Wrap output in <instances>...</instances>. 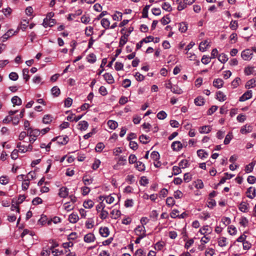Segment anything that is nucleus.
I'll return each instance as SVG.
<instances>
[{"mask_svg":"<svg viewBox=\"0 0 256 256\" xmlns=\"http://www.w3.org/2000/svg\"><path fill=\"white\" fill-rule=\"evenodd\" d=\"M9 78L12 80H16L18 78V76L15 72H12L9 74Z\"/></svg>","mask_w":256,"mask_h":256,"instance_id":"obj_57","label":"nucleus"},{"mask_svg":"<svg viewBox=\"0 0 256 256\" xmlns=\"http://www.w3.org/2000/svg\"><path fill=\"white\" fill-rule=\"evenodd\" d=\"M136 232L138 235L145 236V228L143 226H138L135 228Z\"/></svg>","mask_w":256,"mask_h":256,"instance_id":"obj_15","label":"nucleus"},{"mask_svg":"<svg viewBox=\"0 0 256 256\" xmlns=\"http://www.w3.org/2000/svg\"><path fill=\"white\" fill-rule=\"evenodd\" d=\"M36 178V175L35 172L31 171L28 173V175L26 176L25 178L30 182V180Z\"/></svg>","mask_w":256,"mask_h":256,"instance_id":"obj_39","label":"nucleus"},{"mask_svg":"<svg viewBox=\"0 0 256 256\" xmlns=\"http://www.w3.org/2000/svg\"><path fill=\"white\" fill-rule=\"evenodd\" d=\"M252 56L253 53L250 49L244 50L241 53V56L244 60H250L252 58Z\"/></svg>","mask_w":256,"mask_h":256,"instance_id":"obj_3","label":"nucleus"},{"mask_svg":"<svg viewBox=\"0 0 256 256\" xmlns=\"http://www.w3.org/2000/svg\"><path fill=\"white\" fill-rule=\"evenodd\" d=\"M139 140L142 143L144 144H146L150 142V136L142 134L140 136Z\"/></svg>","mask_w":256,"mask_h":256,"instance_id":"obj_20","label":"nucleus"},{"mask_svg":"<svg viewBox=\"0 0 256 256\" xmlns=\"http://www.w3.org/2000/svg\"><path fill=\"white\" fill-rule=\"evenodd\" d=\"M252 127L250 125L246 124L242 127L240 129V132L242 134H246L252 132Z\"/></svg>","mask_w":256,"mask_h":256,"instance_id":"obj_11","label":"nucleus"},{"mask_svg":"<svg viewBox=\"0 0 256 256\" xmlns=\"http://www.w3.org/2000/svg\"><path fill=\"white\" fill-rule=\"evenodd\" d=\"M228 56L224 53L219 54L218 56V60L222 64L226 63L228 61Z\"/></svg>","mask_w":256,"mask_h":256,"instance_id":"obj_30","label":"nucleus"},{"mask_svg":"<svg viewBox=\"0 0 256 256\" xmlns=\"http://www.w3.org/2000/svg\"><path fill=\"white\" fill-rule=\"evenodd\" d=\"M102 198L105 199L106 202L108 204H112L114 200V197L112 196V195L108 196L105 197H104V196H100V200H102Z\"/></svg>","mask_w":256,"mask_h":256,"instance_id":"obj_28","label":"nucleus"},{"mask_svg":"<svg viewBox=\"0 0 256 256\" xmlns=\"http://www.w3.org/2000/svg\"><path fill=\"white\" fill-rule=\"evenodd\" d=\"M122 36L120 38L119 46L122 47L128 41V30L126 29L122 28L120 30Z\"/></svg>","mask_w":256,"mask_h":256,"instance_id":"obj_1","label":"nucleus"},{"mask_svg":"<svg viewBox=\"0 0 256 256\" xmlns=\"http://www.w3.org/2000/svg\"><path fill=\"white\" fill-rule=\"evenodd\" d=\"M252 97V90H249L245 92L239 98V101L244 102Z\"/></svg>","mask_w":256,"mask_h":256,"instance_id":"obj_4","label":"nucleus"},{"mask_svg":"<svg viewBox=\"0 0 256 256\" xmlns=\"http://www.w3.org/2000/svg\"><path fill=\"white\" fill-rule=\"evenodd\" d=\"M94 205V202L92 200H88L87 201L84 202L83 204V206L86 208H90L93 207Z\"/></svg>","mask_w":256,"mask_h":256,"instance_id":"obj_37","label":"nucleus"},{"mask_svg":"<svg viewBox=\"0 0 256 256\" xmlns=\"http://www.w3.org/2000/svg\"><path fill=\"white\" fill-rule=\"evenodd\" d=\"M178 30L181 32H186L188 30L187 24L185 22L179 24Z\"/></svg>","mask_w":256,"mask_h":256,"instance_id":"obj_38","label":"nucleus"},{"mask_svg":"<svg viewBox=\"0 0 256 256\" xmlns=\"http://www.w3.org/2000/svg\"><path fill=\"white\" fill-rule=\"evenodd\" d=\"M150 6V5H146L142 10V18H148V12Z\"/></svg>","mask_w":256,"mask_h":256,"instance_id":"obj_43","label":"nucleus"},{"mask_svg":"<svg viewBox=\"0 0 256 256\" xmlns=\"http://www.w3.org/2000/svg\"><path fill=\"white\" fill-rule=\"evenodd\" d=\"M188 160H182L179 162V166L182 168H184L188 166Z\"/></svg>","mask_w":256,"mask_h":256,"instance_id":"obj_53","label":"nucleus"},{"mask_svg":"<svg viewBox=\"0 0 256 256\" xmlns=\"http://www.w3.org/2000/svg\"><path fill=\"white\" fill-rule=\"evenodd\" d=\"M99 232L102 237L104 238L108 236L110 234L109 230L107 227H101L99 230Z\"/></svg>","mask_w":256,"mask_h":256,"instance_id":"obj_13","label":"nucleus"},{"mask_svg":"<svg viewBox=\"0 0 256 256\" xmlns=\"http://www.w3.org/2000/svg\"><path fill=\"white\" fill-rule=\"evenodd\" d=\"M212 130V128L210 126H200L198 128L200 133V134H208Z\"/></svg>","mask_w":256,"mask_h":256,"instance_id":"obj_12","label":"nucleus"},{"mask_svg":"<svg viewBox=\"0 0 256 256\" xmlns=\"http://www.w3.org/2000/svg\"><path fill=\"white\" fill-rule=\"evenodd\" d=\"M173 174L174 176L178 175L181 173L182 170L180 166H174L172 168Z\"/></svg>","mask_w":256,"mask_h":256,"instance_id":"obj_60","label":"nucleus"},{"mask_svg":"<svg viewBox=\"0 0 256 256\" xmlns=\"http://www.w3.org/2000/svg\"><path fill=\"white\" fill-rule=\"evenodd\" d=\"M12 205L11 206V210L12 211L16 210L18 212H20V208L18 207V204H16L14 199H13L12 200Z\"/></svg>","mask_w":256,"mask_h":256,"instance_id":"obj_51","label":"nucleus"},{"mask_svg":"<svg viewBox=\"0 0 256 256\" xmlns=\"http://www.w3.org/2000/svg\"><path fill=\"white\" fill-rule=\"evenodd\" d=\"M104 148V145L102 142H98L96 145L95 148V150L97 152H101L103 149Z\"/></svg>","mask_w":256,"mask_h":256,"instance_id":"obj_49","label":"nucleus"},{"mask_svg":"<svg viewBox=\"0 0 256 256\" xmlns=\"http://www.w3.org/2000/svg\"><path fill=\"white\" fill-rule=\"evenodd\" d=\"M224 84L223 80L220 78L215 79L213 82V86L218 88H220Z\"/></svg>","mask_w":256,"mask_h":256,"instance_id":"obj_19","label":"nucleus"},{"mask_svg":"<svg viewBox=\"0 0 256 256\" xmlns=\"http://www.w3.org/2000/svg\"><path fill=\"white\" fill-rule=\"evenodd\" d=\"M195 187L198 189H202L204 188V184L201 180H198L196 182Z\"/></svg>","mask_w":256,"mask_h":256,"instance_id":"obj_61","label":"nucleus"},{"mask_svg":"<svg viewBox=\"0 0 256 256\" xmlns=\"http://www.w3.org/2000/svg\"><path fill=\"white\" fill-rule=\"evenodd\" d=\"M170 89H171L172 92L174 94H181L182 93V90L176 86H174L171 87Z\"/></svg>","mask_w":256,"mask_h":256,"instance_id":"obj_44","label":"nucleus"},{"mask_svg":"<svg viewBox=\"0 0 256 256\" xmlns=\"http://www.w3.org/2000/svg\"><path fill=\"white\" fill-rule=\"evenodd\" d=\"M216 99L220 102H224L226 100V96L222 92L218 91L216 94Z\"/></svg>","mask_w":256,"mask_h":256,"instance_id":"obj_26","label":"nucleus"},{"mask_svg":"<svg viewBox=\"0 0 256 256\" xmlns=\"http://www.w3.org/2000/svg\"><path fill=\"white\" fill-rule=\"evenodd\" d=\"M162 8L163 10L168 12H170L172 10V8L170 4L167 2H164L162 4Z\"/></svg>","mask_w":256,"mask_h":256,"instance_id":"obj_46","label":"nucleus"},{"mask_svg":"<svg viewBox=\"0 0 256 256\" xmlns=\"http://www.w3.org/2000/svg\"><path fill=\"white\" fill-rule=\"evenodd\" d=\"M28 130L29 136H33L34 138H37L40 134V132L38 129L28 128Z\"/></svg>","mask_w":256,"mask_h":256,"instance_id":"obj_8","label":"nucleus"},{"mask_svg":"<svg viewBox=\"0 0 256 256\" xmlns=\"http://www.w3.org/2000/svg\"><path fill=\"white\" fill-rule=\"evenodd\" d=\"M42 202V200L41 198H39V197H36V198H34L32 200V204L33 205H38V204H40Z\"/></svg>","mask_w":256,"mask_h":256,"instance_id":"obj_63","label":"nucleus"},{"mask_svg":"<svg viewBox=\"0 0 256 256\" xmlns=\"http://www.w3.org/2000/svg\"><path fill=\"white\" fill-rule=\"evenodd\" d=\"M129 146L130 148L135 150L138 149V144L136 142H135L134 141L130 140L129 142Z\"/></svg>","mask_w":256,"mask_h":256,"instance_id":"obj_56","label":"nucleus"},{"mask_svg":"<svg viewBox=\"0 0 256 256\" xmlns=\"http://www.w3.org/2000/svg\"><path fill=\"white\" fill-rule=\"evenodd\" d=\"M101 24L104 28L108 29L110 28V22L107 18H104L101 20Z\"/></svg>","mask_w":256,"mask_h":256,"instance_id":"obj_36","label":"nucleus"},{"mask_svg":"<svg viewBox=\"0 0 256 256\" xmlns=\"http://www.w3.org/2000/svg\"><path fill=\"white\" fill-rule=\"evenodd\" d=\"M208 42L207 40L202 42L199 46V50L201 52H204L208 46Z\"/></svg>","mask_w":256,"mask_h":256,"instance_id":"obj_22","label":"nucleus"},{"mask_svg":"<svg viewBox=\"0 0 256 256\" xmlns=\"http://www.w3.org/2000/svg\"><path fill=\"white\" fill-rule=\"evenodd\" d=\"M214 254V249L210 248H208L206 250L205 252V256H212Z\"/></svg>","mask_w":256,"mask_h":256,"instance_id":"obj_64","label":"nucleus"},{"mask_svg":"<svg viewBox=\"0 0 256 256\" xmlns=\"http://www.w3.org/2000/svg\"><path fill=\"white\" fill-rule=\"evenodd\" d=\"M244 73L246 76L254 74L256 76V70H254V68L252 66H248L244 69Z\"/></svg>","mask_w":256,"mask_h":256,"instance_id":"obj_5","label":"nucleus"},{"mask_svg":"<svg viewBox=\"0 0 256 256\" xmlns=\"http://www.w3.org/2000/svg\"><path fill=\"white\" fill-rule=\"evenodd\" d=\"M247 196L251 199L254 198L256 195V190L254 187H250L246 192Z\"/></svg>","mask_w":256,"mask_h":256,"instance_id":"obj_9","label":"nucleus"},{"mask_svg":"<svg viewBox=\"0 0 256 256\" xmlns=\"http://www.w3.org/2000/svg\"><path fill=\"white\" fill-rule=\"evenodd\" d=\"M104 80L106 81V82L109 84H112L114 82V79L113 78L112 76L108 73L106 72L103 75Z\"/></svg>","mask_w":256,"mask_h":256,"instance_id":"obj_14","label":"nucleus"},{"mask_svg":"<svg viewBox=\"0 0 256 256\" xmlns=\"http://www.w3.org/2000/svg\"><path fill=\"white\" fill-rule=\"evenodd\" d=\"M226 244V238L224 237L220 238L218 240V246L221 247L225 246Z\"/></svg>","mask_w":256,"mask_h":256,"instance_id":"obj_42","label":"nucleus"},{"mask_svg":"<svg viewBox=\"0 0 256 256\" xmlns=\"http://www.w3.org/2000/svg\"><path fill=\"white\" fill-rule=\"evenodd\" d=\"M256 165V162H252L246 165L245 167V172L246 173L251 172L254 169V166Z\"/></svg>","mask_w":256,"mask_h":256,"instance_id":"obj_24","label":"nucleus"},{"mask_svg":"<svg viewBox=\"0 0 256 256\" xmlns=\"http://www.w3.org/2000/svg\"><path fill=\"white\" fill-rule=\"evenodd\" d=\"M233 137L232 133L229 132L226 136L224 143V144H228Z\"/></svg>","mask_w":256,"mask_h":256,"instance_id":"obj_35","label":"nucleus"},{"mask_svg":"<svg viewBox=\"0 0 256 256\" xmlns=\"http://www.w3.org/2000/svg\"><path fill=\"white\" fill-rule=\"evenodd\" d=\"M11 100L12 102L14 105L20 106L22 104V100L18 96L12 97Z\"/></svg>","mask_w":256,"mask_h":256,"instance_id":"obj_29","label":"nucleus"},{"mask_svg":"<svg viewBox=\"0 0 256 256\" xmlns=\"http://www.w3.org/2000/svg\"><path fill=\"white\" fill-rule=\"evenodd\" d=\"M150 157L153 160H157L160 158V156L159 153L158 152L154 151L151 153V154L150 155Z\"/></svg>","mask_w":256,"mask_h":256,"instance_id":"obj_47","label":"nucleus"},{"mask_svg":"<svg viewBox=\"0 0 256 256\" xmlns=\"http://www.w3.org/2000/svg\"><path fill=\"white\" fill-rule=\"evenodd\" d=\"M166 204L169 206H172L175 204V200L172 197H168L166 200Z\"/></svg>","mask_w":256,"mask_h":256,"instance_id":"obj_45","label":"nucleus"},{"mask_svg":"<svg viewBox=\"0 0 256 256\" xmlns=\"http://www.w3.org/2000/svg\"><path fill=\"white\" fill-rule=\"evenodd\" d=\"M78 216L77 214H72L69 216L68 220L70 222L74 224L78 220Z\"/></svg>","mask_w":256,"mask_h":256,"instance_id":"obj_25","label":"nucleus"},{"mask_svg":"<svg viewBox=\"0 0 256 256\" xmlns=\"http://www.w3.org/2000/svg\"><path fill=\"white\" fill-rule=\"evenodd\" d=\"M107 124L109 128L112 130H114L118 126V123L116 121L112 120H109Z\"/></svg>","mask_w":256,"mask_h":256,"instance_id":"obj_34","label":"nucleus"},{"mask_svg":"<svg viewBox=\"0 0 256 256\" xmlns=\"http://www.w3.org/2000/svg\"><path fill=\"white\" fill-rule=\"evenodd\" d=\"M9 182V178L6 176H2L0 178V183L2 184L6 185Z\"/></svg>","mask_w":256,"mask_h":256,"instance_id":"obj_54","label":"nucleus"},{"mask_svg":"<svg viewBox=\"0 0 256 256\" xmlns=\"http://www.w3.org/2000/svg\"><path fill=\"white\" fill-rule=\"evenodd\" d=\"M228 232L230 235H235L236 233V229L233 226H230L228 228Z\"/></svg>","mask_w":256,"mask_h":256,"instance_id":"obj_58","label":"nucleus"},{"mask_svg":"<svg viewBox=\"0 0 256 256\" xmlns=\"http://www.w3.org/2000/svg\"><path fill=\"white\" fill-rule=\"evenodd\" d=\"M230 27L232 30H236L238 27L237 21L232 20L230 24Z\"/></svg>","mask_w":256,"mask_h":256,"instance_id":"obj_59","label":"nucleus"},{"mask_svg":"<svg viewBox=\"0 0 256 256\" xmlns=\"http://www.w3.org/2000/svg\"><path fill=\"white\" fill-rule=\"evenodd\" d=\"M171 147L174 151L178 152L182 148L183 146L180 142L174 141L172 143Z\"/></svg>","mask_w":256,"mask_h":256,"instance_id":"obj_6","label":"nucleus"},{"mask_svg":"<svg viewBox=\"0 0 256 256\" xmlns=\"http://www.w3.org/2000/svg\"><path fill=\"white\" fill-rule=\"evenodd\" d=\"M78 126H80L79 129L82 131L86 130L88 128V124L86 121L82 120L79 122Z\"/></svg>","mask_w":256,"mask_h":256,"instance_id":"obj_21","label":"nucleus"},{"mask_svg":"<svg viewBox=\"0 0 256 256\" xmlns=\"http://www.w3.org/2000/svg\"><path fill=\"white\" fill-rule=\"evenodd\" d=\"M238 208L241 212H245L248 210V204L245 202H242L240 204Z\"/></svg>","mask_w":256,"mask_h":256,"instance_id":"obj_40","label":"nucleus"},{"mask_svg":"<svg viewBox=\"0 0 256 256\" xmlns=\"http://www.w3.org/2000/svg\"><path fill=\"white\" fill-rule=\"evenodd\" d=\"M218 107L216 106H212L207 111V114L210 116L213 114L218 109Z\"/></svg>","mask_w":256,"mask_h":256,"instance_id":"obj_55","label":"nucleus"},{"mask_svg":"<svg viewBox=\"0 0 256 256\" xmlns=\"http://www.w3.org/2000/svg\"><path fill=\"white\" fill-rule=\"evenodd\" d=\"M29 70L28 68H24L22 70V75L24 79L27 82L30 78V76L28 75Z\"/></svg>","mask_w":256,"mask_h":256,"instance_id":"obj_50","label":"nucleus"},{"mask_svg":"<svg viewBox=\"0 0 256 256\" xmlns=\"http://www.w3.org/2000/svg\"><path fill=\"white\" fill-rule=\"evenodd\" d=\"M68 194V189L66 187H62L60 190L58 192V195L60 197L65 198Z\"/></svg>","mask_w":256,"mask_h":256,"instance_id":"obj_10","label":"nucleus"},{"mask_svg":"<svg viewBox=\"0 0 256 256\" xmlns=\"http://www.w3.org/2000/svg\"><path fill=\"white\" fill-rule=\"evenodd\" d=\"M15 32H14L12 30H9L6 34L2 36V41L4 42L7 40L10 37L14 35Z\"/></svg>","mask_w":256,"mask_h":256,"instance_id":"obj_17","label":"nucleus"},{"mask_svg":"<svg viewBox=\"0 0 256 256\" xmlns=\"http://www.w3.org/2000/svg\"><path fill=\"white\" fill-rule=\"evenodd\" d=\"M166 116H167L166 113L164 110H162V111L160 112L157 114V118L159 120H164V118H166Z\"/></svg>","mask_w":256,"mask_h":256,"instance_id":"obj_48","label":"nucleus"},{"mask_svg":"<svg viewBox=\"0 0 256 256\" xmlns=\"http://www.w3.org/2000/svg\"><path fill=\"white\" fill-rule=\"evenodd\" d=\"M122 12H116L112 16V18L114 20L119 21L122 18Z\"/></svg>","mask_w":256,"mask_h":256,"instance_id":"obj_41","label":"nucleus"},{"mask_svg":"<svg viewBox=\"0 0 256 256\" xmlns=\"http://www.w3.org/2000/svg\"><path fill=\"white\" fill-rule=\"evenodd\" d=\"M95 240L96 238L94 235L90 232L86 234L84 238V241L87 243L93 242Z\"/></svg>","mask_w":256,"mask_h":256,"instance_id":"obj_7","label":"nucleus"},{"mask_svg":"<svg viewBox=\"0 0 256 256\" xmlns=\"http://www.w3.org/2000/svg\"><path fill=\"white\" fill-rule=\"evenodd\" d=\"M53 118L50 114H46L44 116L42 122L44 124H49L52 121Z\"/></svg>","mask_w":256,"mask_h":256,"instance_id":"obj_16","label":"nucleus"},{"mask_svg":"<svg viewBox=\"0 0 256 256\" xmlns=\"http://www.w3.org/2000/svg\"><path fill=\"white\" fill-rule=\"evenodd\" d=\"M52 94L55 96H58L60 93V88L57 86H54L51 90Z\"/></svg>","mask_w":256,"mask_h":256,"instance_id":"obj_31","label":"nucleus"},{"mask_svg":"<svg viewBox=\"0 0 256 256\" xmlns=\"http://www.w3.org/2000/svg\"><path fill=\"white\" fill-rule=\"evenodd\" d=\"M69 138L67 136H62L55 137L52 140V142L57 140L58 143L61 145H65L68 142Z\"/></svg>","mask_w":256,"mask_h":256,"instance_id":"obj_2","label":"nucleus"},{"mask_svg":"<svg viewBox=\"0 0 256 256\" xmlns=\"http://www.w3.org/2000/svg\"><path fill=\"white\" fill-rule=\"evenodd\" d=\"M204 99L202 96H198L194 99V104L196 106H202L204 104Z\"/></svg>","mask_w":256,"mask_h":256,"instance_id":"obj_33","label":"nucleus"},{"mask_svg":"<svg viewBox=\"0 0 256 256\" xmlns=\"http://www.w3.org/2000/svg\"><path fill=\"white\" fill-rule=\"evenodd\" d=\"M197 154L201 158H204L208 157V154L204 150H197Z\"/></svg>","mask_w":256,"mask_h":256,"instance_id":"obj_23","label":"nucleus"},{"mask_svg":"<svg viewBox=\"0 0 256 256\" xmlns=\"http://www.w3.org/2000/svg\"><path fill=\"white\" fill-rule=\"evenodd\" d=\"M134 167L140 172L144 171L146 168L144 164L140 161H138L134 164Z\"/></svg>","mask_w":256,"mask_h":256,"instance_id":"obj_18","label":"nucleus"},{"mask_svg":"<svg viewBox=\"0 0 256 256\" xmlns=\"http://www.w3.org/2000/svg\"><path fill=\"white\" fill-rule=\"evenodd\" d=\"M86 58L88 62L91 64L95 62L96 60V55L93 53L89 54Z\"/></svg>","mask_w":256,"mask_h":256,"instance_id":"obj_32","label":"nucleus"},{"mask_svg":"<svg viewBox=\"0 0 256 256\" xmlns=\"http://www.w3.org/2000/svg\"><path fill=\"white\" fill-rule=\"evenodd\" d=\"M29 186L30 182L25 178L22 185V190H27L29 187Z\"/></svg>","mask_w":256,"mask_h":256,"instance_id":"obj_52","label":"nucleus"},{"mask_svg":"<svg viewBox=\"0 0 256 256\" xmlns=\"http://www.w3.org/2000/svg\"><path fill=\"white\" fill-rule=\"evenodd\" d=\"M93 33V28L92 26L86 27L85 30V34L87 36H90Z\"/></svg>","mask_w":256,"mask_h":256,"instance_id":"obj_62","label":"nucleus"},{"mask_svg":"<svg viewBox=\"0 0 256 256\" xmlns=\"http://www.w3.org/2000/svg\"><path fill=\"white\" fill-rule=\"evenodd\" d=\"M256 80L254 79H251L248 80L246 84V88L250 89L254 88L256 86Z\"/></svg>","mask_w":256,"mask_h":256,"instance_id":"obj_27","label":"nucleus"}]
</instances>
